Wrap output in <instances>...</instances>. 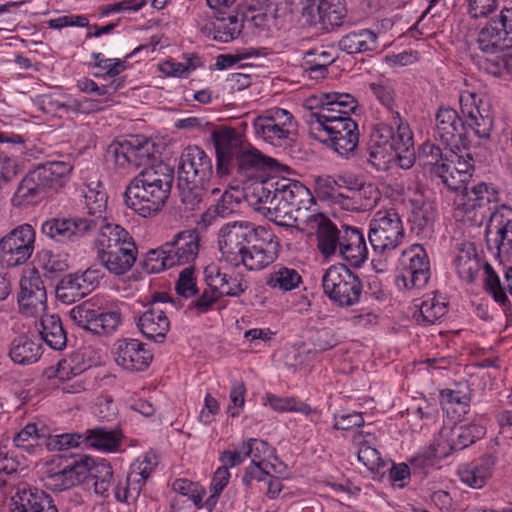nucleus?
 I'll return each mask as SVG.
<instances>
[{"label": "nucleus", "instance_id": "nucleus-1", "mask_svg": "<svg viewBox=\"0 0 512 512\" xmlns=\"http://www.w3.org/2000/svg\"><path fill=\"white\" fill-rule=\"evenodd\" d=\"M264 226L249 221H232L218 232V247L224 261L234 267L260 271L277 259L278 242Z\"/></svg>", "mask_w": 512, "mask_h": 512}, {"label": "nucleus", "instance_id": "nucleus-2", "mask_svg": "<svg viewBox=\"0 0 512 512\" xmlns=\"http://www.w3.org/2000/svg\"><path fill=\"white\" fill-rule=\"evenodd\" d=\"M461 112L450 107H440L435 115L434 137L451 151L467 149V127L480 139H489L493 129V117L489 104L476 93L462 92L459 97Z\"/></svg>", "mask_w": 512, "mask_h": 512}, {"label": "nucleus", "instance_id": "nucleus-3", "mask_svg": "<svg viewBox=\"0 0 512 512\" xmlns=\"http://www.w3.org/2000/svg\"><path fill=\"white\" fill-rule=\"evenodd\" d=\"M156 144L143 135L131 136L129 139L114 141L106 150V160L113 163L119 173H129L140 166H146L130 183L157 185L172 189L174 169L168 164L155 161Z\"/></svg>", "mask_w": 512, "mask_h": 512}, {"label": "nucleus", "instance_id": "nucleus-4", "mask_svg": "<svg viewBox=\"0 0 512 512\" xmlns=\"http://www.w3.org/2000/svg\"><path fill=\"white\" fill-rule=\"evenodd\" d=\"M67 161H47L31 170L20 182L13 195L15 206L37 204L52 192L62 188L72 172Z\"/></svg>", "mask_w": 512, "mask_h": 512}, {"label": "nucleus", "instance_id": "nucleus-5", "mask_svg": "<svg viewBox=\"0 0 512 512\" xmlns=\"http://www.w3.org/2000/svg\"><path fill=\"white\" fill-rule=\"evenodd\" d=\"M454 262L458 276L467 284L474 283L478 273L483 269L484 291L502 307L506 316H509L512 313L511 303L506 295L504 287L501 284L499 275L491 264L482 261L477 253L474 243H461L458 247Z\"/></svg>", "mask_w": 512, "mask_h": 512}, {"label": "nucleus", "instance_id": "nucleus-6", "mask_svg": "<svg viewBox=\"0 0 512 512\" xmlns=\"http://www.w3.org/2000/svg\"><path fill=\"white\" fill-rule=\"evenodd\" d=\"M323 121L306 122L310 136L325 144L340 156L348 158L354 153L359 143V128L351 117L333 119L321 116Z\"/></svg>", "mask_w": 512, "mask_h": 512}, {"label": "nucleus", "instance_id": "nucleus-7", "mask_svg": "<svg viewBox=\"0 0 512 512\" xmlns=\"http://www.w3.org/2000/svg\"><path fill=\"white\" fill-rule=\"evenodd\" d=\"M254 134L258 139L278 148H286L295 141L297 123L286 109L271 108L253 120Z\"/></svg>", "mask_w": 512, "mask_h": 512}, {"label": "nucleus", "instance_id": "nucleus-8", "mask_svg": "<svg viewBox=\"0 0 512 512\" xmlns=\"http://www.w3.org/2000/svg\"><path fill=\"white\" fill-rule=\"evenodd\" d=\"M324 295L337 307L359 303L363 285L360 278L343 264L331 265L322 276Z\"/></svg>", "mask_w": 512, "mask_h": 512}, {"label": "nucleus", "instance_id": "nucleus-9", "mask_svg": "<svg viewBox=\"0 0 512 512\" xmlns=\"http://www.w3.org/2000/svg\"><path fill=\"white\" fill-rule=\"evenodd\" d=\"M403 237V224L395 209L378 211L370 222L368 240L376 255L390 254L400 245Z\"/></svg>", "mask_w": 512, "mask_h": 512}, {"label": "nucleus", "instance_id": "nucleus-10", "mask_svg": "<svg viewBox=\"0 0 512 512\" xmlns=\"http://www.w3.org/2000/svg\"><path fill=\"white\" fill-rule=\"evenodd\" d=\"M275 189L276 207H273V210L276 211L277 219H280L277 224L282 226L286 225V219L306 215L307 211L302 213V209L308 210L306 204H312L314 201L309 190L296 180L276 179Z\"/></svg>", "mask_w": 512, "mask_h": 512}, {"label": "nucleus", "instance_id": "nucleus-11", "mask_svg": "<svg viewBox=\"0 0 512 512\" xmlns=\"http://www.w3.org/2000/svg\"><path fill=\"white\" fill-rule=\"evenodd\" d=\"M482 57H494L512 47V8H504L480 29L476 39Z\"/></svg>", "mask_w": 512, "mask_h": 512}, {"label": "nucleus", "instance_id": "nucleus-12", "mask_svg": "<svg viewBox=\"0 0 512 512\" xmlns=\"http://www.w3.org/2000/svg\"><path fill=\"white\" fill-rule=\"evenodd\" d=\"M172 189L163 184L155 185L129 183L124 192L126 206L143 218L156 216L166 205Z\"/></svg>", "mask_w": 512, "mask_h": 512}, {"label": "nucleus", "instance_id": "nucleus-13", "mask_svg": "<svg viewBox=\"0 0 512 512\" xmlns=\"http://www.w3.org/2000/svg\"><path fill=\"white\" fill-rule=\"evenodd\" d=\"M35 231L29 224H22L0 239V265L6 268L20 266L34 251Z\"/></svg>", "mask_w": 512, "mask_h": 512}, {"label": "nucleus", "instance_id": "nucleus-14", "mask_svg": "<svg viewBox=\"0 0 512 512\" xmlns=\"http://www.w3.org/2000/svg\"><path fill=\"white\" fill-rule=\"evenodd\" d=\"M305 107L308 109L304 115L305 122L323 121L321 116L333 119L350 117L358 107V101L349 93L329 92L310 98Z\"/></svg>", "mask_w": 512, "mask_h": 512}, {"label": "nucleus", "instance_id": "nucleus-15", "mask_svg": "<svg viewBox=\"0 0 512 512\" xmlns=\"http://www.w3.org/2000/svg\"><path fill=\"white\" fill-rule=\"evenodd\" d=\"M70 318L78 327L96 335L113 333L121 322L118 311L101 312L91 301L73 307Z\"/></svg>", "mask_w": 512, "mask_h": 512}, {"label": "nucleus", "instance_id": "nucleus-16", "mask_svg": "<svg viewBox=\"0 0 512 512\" xmlns=\"http://www.w3.org/2000/svg\"><path fill=\"white\" fill-rule=\"evenodd\" d=\"M158 463V457L154 453H146L137 458L130 467L125 483L119 482L115 486L114 495L116 500L126 503L135 501Z\"/></svg>", "mask_w": 512, "mask_h": 512}, {"label": "nucleus", "instance_id": "nucleus-17", "mask_svg": "<svg viewBox=\"0 0 512 512\" xmlns=\"http://www.w3.org/2000/svg\"><path fill=\"white\" fill-rule=\"evenodd\" d=\"M307 230L317 234V247L324 257H330L339 253L342 242V230H338L332 221L324 214L313 210L304 216H296Z\"/></svg>", "mask_w": 512, "mask_h": 512}, {"label": "nucleus", "instance_id": "nucleus-18", "mask_svg": "<svg viewBox=\"0 0 512 512\" xmlns=\"http://www.w3.org/2000/svg\"><path fill=\"white\" fill-rule=\"evenodd\" d=\"M486 434V427L481 423L455 425L452 428L443 427L437 438V451L441 456H449L461 451Z\"/></svg>", "mask_w": 512, "mask_h": 512}, {"label": "nucleus", "instance_id": "nucleus-19", "mask_svg": "<svg viewBox=\"0 0 512 512\" xmlns=\"http://www.w3.org/2000/svg\"><path fill=\"white\" fill-rule=\"evenodd\" d=\"M46 302V289L39 273L34 269L28 271L20 280L18 295L20 311L27 317H36L45 311Z\"/></svg>", "mask_w": 512, "mask_h": 512}, {"label": "nucleus", "instance_id": "nucleus-20", "mask_svg": "<svg viewBox=\"0 0 512 512\" xmlns=\"http://www.w3.org/2000/svg\"><path fill=\"white\" fill-rule=\"evenodd\" d=\"M404 263L402 274L397 278L398 287L401 284L406 289H422L430 279V262L425 250L421 246H414L404 252Z\"/></svg>", "mask_w": 512, "mask_h": 512}, {"label": "nucleus", "instance_id": "nucleus-21", "mask_svg": "<svg viewBox=\"0 0 512 512\" xmlns=\"http://www.w3.org/2000/svg\"><path fill=\"white\" fill-rule=\"evenodd\" d=\"M457 156V151H451L445 147L443 151L438 145L432 142H424L418 150L419 165L430 174L439 177L448 188H457L453 178L448 177L450 163Z\"/></svg>", "mask_w": 512, "mask_h": 512}, {"label": "nucleus", "instance_id": "nucleus-22", "mask_svg": "<svg viewBox=\"0 0 512 512\" xmlns=\"http://www.w3.org/2000/svg\"><path fill=\"white\" fill-rule=\"evenodd\" d=\"M392 121L396 130L390 124L379 123L374 126L369 143L387 148L395 153L409 152L413 147V136L408 124L403 123L400 117L399 120L396 119L397 122Z\"/></svg>", "mask_w": 512, "mask_h": 512}, {"label": "nucleus", "instance_id": "nucleus-23", "mask_svg": "<svg viewBox=\"0 0 512 512\" xmlns=\"http://www.w3.org/2000/svg\"><path fill=\"white\" fill-rule=\"evenodd\" d=\"M91 226V221H85L81 217L52 218L42 224L41 232L57 243L67 244L92 233Z\"/></svg>", "mask_w": 512, "mask_h": 512}, {"label": "nucleus", "instance_id": "nucleus-24", "mask_svg": "<svg viewBox=\"0 0 512 512\" xmlns=\"http://www.w3.org/2000/svg\"><path fill=\"white\" fill-rule=\"evenodd\" d=\"M213 174L211 158L198 146H188L180 156L178 178L209 183Z\"/></svg>", "mask_w": 512, "mask_h": 512}, {"label": "nucleus", "instance_id": "nucleus-25", "mask_svg": "<svg viewBox=\"0 0 512 512\" xmlns=\"http://www.w3.org/2000/svg\"><path fill=\"white\" fill-rule=\"evenodd\" d=\"M113 354L117 365L127 371H144L153 359L146 345L133 338L118 339L113 346Z\"/></svg>", "mask_w": 512, "mask_h": 512}, {"label": "nucleus", "instance_id": "nucleus-26", "mask_svg": "<svg viewBox=\"0 0 512 512\" xmlns=\"http://www.w3.org/2000/svg\"><path fill=\"white\" fill-rule=\"evenodd\" d=\"M216 150L217 172L224 175L244 147L241 135L233 128L221 127L211 133Z\"/></svg>", "mask_w": 512, "mask_h": 512}, {"label": "nucleus", "instance_id": "nucleus-27", "mask_svg": "<svg viewBox=\"0 0 512 512\" xmlns=\"http://www.w3.org/2000/svg\"><path fill=\"white\" fill-rule=\"evenodd\" d=\"M165 249L173 267L191 266L199 254V234L195 229L180 231L165 242Z\"/></svg>", "mask_w": 512, "mask_h": 512}, {"label": "nucleus", "instance_id": "nucleus-28", "mask_svg": "<svg viewBox=\"0 0 512 512\" xmlns=\"http://www.w3.org/2000/svg\"><path fill=\"white\" fill-rule=\"evenodd\" d=\"M96 231L98 232L94 240L96 254L136 245L133 237L125 228L119 224L108 222L107 219L93 228L92 233Z\"/></svg>", "mask_w": 512, "mask_h": 512}, {"label": "nucleus", "instance_id": "nucleus-29", "mask_svg": "<svg viewBox=\"0 0 512 512\" xmlns=\"http://www.w3.org/2000/svg\"><path fill=\"white\" fill-rule=\"evenodd\" d=\"M79 459L80 465L86 469L85 483H91L97 495L107 498L114 474L111 464L105 459L96 460L87 455H83Z\"/></svg>", "mask_w": 512, "mask_h": 512}, {"label": "nucleus", "instance_id": "nucleus-30", "mask_svg": "<svg viewBox=\"0 0 512 512\" xmlns=\"http://www.w3.org/2000/svg\"><path fill=\"white\" fill-rule=\"evenodd\" d=\"M342 228V242L338 255L352 267H361L369 254L364 234L355 227Z\"/></svg>", "mask_w": 512, "mask_h": 512}, {"label": "nucleus", "instance_id": "nucleus-31", "mask_svg": "<svg viewBox=\"0 0 512 512\" xmlns=\"http://www.w3.org/2000/svg\"><path fill=\"white\" fill-rule=\"evenodd\" d=\"M275 180L268 179L254 183L245 194V198L254 210L264 214L271 221L277 223L280 219L276 217V189Z\"/></svg>", "mask_w": 512, "mask_h": 512}, {"label": "nucleus", "instance_id": "nucleus-32", "mask_svg": "<svg viewBox=\"0 0 512 512\" xmlns=\"http://www.w3.org/2000/svg\"><path fill=\"white\" fill-rule=\"evenodd\" d=\"M11 512H58L52 497L37 488H18Z\"/></svg>", "mask_w": 512, "mask_h": 512}, {"label": "nucleus", "instance_id": "nucleus-33", "mask_svg": "<svg viewBox=\"0 0 512 512\" xmlns=\"http://www.w3.org/2000/svg\"><path fill=\"white\" fill-rule=\"evenodd\" d=\"M137 327L147 339L162 342L170 329V321L163 309L149 304L139 316Z\"/></svg>", "mask_w": 512, "mask_h": 512}, {"label": "nucleus", "instance_id": "nucleus-34", "mask_svg": "<svg viewBox=\"0 0 512 512\" xmlns=\"http://www.w3.org/2000/svg\"><path fill=\"white\" fill-rule=\"evenodd\" d=\"M486 237L494 235L498 251L512 247V207L502 205L490 215L485 230Z\"/></svg>", "mask_w": 512, "mask_h": 512}, {"label": "nucleus", "instance_id": "nucleus-35", "mask_svg": "<svg viewBox=\"0 0 512 512\" xmlns=\"http://www.w3.org/2000/svg\"><path fill=\"white\" fill-rule=\"evenodd\" d=\"M338 203L348 211L363 212L373 209L381 199L377 185L372 182H363L358 189H353L351 195L339 193Z\"/></svg>", "mask_w": 512, "mask_h": 512}, {"label": "nucleus", "instance_id": "nucleus-36", "mask_svg": "<svg viewBox=\"0 0 512 512\" xmlns=\"http://www.w3.org/2000/svg\"><path fill=\"white\" fill-rule=\"evenodd\" d=\"M307 9L312 17L317 14V20L325 29L338 27L346 17L344 0H307Z\"/></svg>", "mask_w": 512, "mask_h": 512}, {"label": "nucleus", "instance_id": "nucleus-37", "mask_svg": "<svg viewBox=\"0 0 512 512\" xmlns=\"http://www.w3.org/2000/svg\"><path fill=\"white\" fill-rule=\"evenodd\" d=\"M102 267L113 275L120 276L131 270L137 259V246L122 247L96 254Z\"/></svg>", "mask_w": 512, "mask_h": 512}, {"label": "nucleus", "instance_id": "nucleus-38", "mask_svg": "<svg viewBox=\"0 0 512 512\" xmlns=\"http://www.w3.org/2000/svg\"><path fill=\"white\" fill-rule=\"evenodd\" d=\"M85 205L87 216L83 217L85 221H91V228H95L103 222L107 208V194L103 184L100 181H91L84 190Z\"/></svg>", "mask_w": 512, "mask_h": 512}, {"label": "nucleus", "instance_id": "nucleus-39", "mask_svg": "<svg viewBox=\"0 0 512 512\" xmlns=\"http://www.w3.org/2000/svg\"><path fill=\"white\" fill-rule=\"evenodd\" d=\"M495 464L496 458L493 455H485L478 462L460 466L458 475L464 484L480 489L492 476Z\"/></svg>", "mask_w": 512, "mask_h": 512}, {"label": "nucleus", "instance_id": "nucleus-40", "mask_svg": "<svg viewBox=\"0 0 512 512\" xmlns=\"http://www.w3.org/2000/svg\"><path fill=\"white\" fill-rule=\"evenodd\" d=\"M409 221L411 229L417 235L428 236L433 231L436 209L431 202L424 201L419 195L411 201Z\"/></svg>", "mask_w": 512, "mask_h": 512}, {"label": "nucleus", "instance_id": "nucleus-41", "mask_svg": "<svg viewBox=\"0 0 512 512\" xmlns=\"http://www.w3.org/2000/svg\"><path fill=\"white\" fill-rule=\"evenodd\" d=\"M339 49L347 54L374 52L378 49V35L370 29L347 33L338 42Z\"/></svg>", "mask_w": 512, "mask_h": 512}, {"label": "nucleus", "instance_id": "nucleus-42", "mask_svg": "<svg viewBox=\"0 0 512 512\" xmlns=\"http://www.w3.org/2000/svg\"><path fill=\"white\" fill-rule=\"evenodd\" d=\"M42 353V345L39 340L26 334L14 338L9 350L11 360L19 365H30L37 362Z\"/></svg>", "mask_w": 512, "mask_h": 512}, {"label": "nucleus", "instance_id": "nucleus-43", "mask_svg": "<svg viewBox=\"0 0 512 512\" xmlns=\"http://www.w3.org/2000/svg\"><path fill=\"white\" fill-rule=\"evenodd\" d=\"M123 435L120 430L95 427L84 432L86 448L113 453L120 449Z\"/></svg>", "mask_w": 512, "mask_h": 512}, {"label": "nucleus", "instance_id": "nucleus-44", "mask_svg": "<svg viewBox=\"0 0 512 512\" xmlns=\"http://www.w3.org/2000/svg\"><path fill=\"white\" fill-rule=\"evenodd\" d=\"M354 443L358 447V460L362 462L374 475L380 477L384 476L386 473L385 468L389 463L381 457L380 452L370 442V440L365 439L362 434H358L354 437Z\"/></svg>", "mask_w": 512, "mask_h": 512}, {"label": "nucleus", "instance_id": "nucleus-45", "mask_svg": "<svg viewBox=\"0 0 512 512\" xmlns=\"http://www.w3.org/2000/svg\"><path fill=\"white\" fill-rule=\"evenodd\" d=\"M86 469L75 460L61 471L48 476L47 486L55 491H63L85 483Z\"/></svg>", "mask_w": 512, "mask_h": 512}, {"label": "nucleus", "instance_id": "nucleus-46", "mask_svg": "<svg viewBox=\"0 0 512 512\" xmlns=\"http://www.w3.org/2000/svg\"><path fill=\"white\" fill-rule=\"evenodd\" d=\"M41 339L52 349L62 350L67 344V334L63 328L61 319L56 314L41 316Z\"/></svg>", "mask_w": 512, "mask_h": 512}, {"label": "nucleus", "instance_id": "nucleus-47", "mask_svg": "<svg viewBox=\"0 0 512 512\" xmlns=\"http://www.w3.org/2000/svg\"><path fill=\"white\" fill-rule=\"evenodd\" d=\"M447 302L436 296H427L421 300L418 309L413 313L414 320L423 326L433 325L448 311Z\"/></svg>", "mask_w": 512, "mask_h": 512}, {"label": "nucleus", "instance_id": "nucleus-48", "mask_svg": "<svg viewBox=\"0 0 512 512\" xmlns=\"http://www.w3.org/2000/svg\"><path fill=\"white\" fill-rule=\"evenodd\" d=\"M242 24L237 16L217 18L215 22L206 24L201 30L214 40L228 43L234 40L241 32Z\"/></svg>", "mask_w": 512, "mask_h": 512}, {"label": "nucleus", "instance_id": "nucleus-49", "mask_svg": "<svg viewBox=\"0 0 512 512\" xmlns=\"http://www.w3.org/2000/svg\"><path fill=\"white\" fill-rule=\"evenodd\" d=\"M48 428L42 425L38 427L35 423H28L18 432L13 441L18 448L34 453L36 447H46Z\"/></svg>", "mask_w": 512, "mask_h": 512}, {"label": "nucleus", "instance_id": "nucleus-50", "mask_svg": "<svg viewBox=\"0 0 512 512\" xmlns=\"http://www.w3.org/2000/svg\"><path fill=\"white\" fill-rule=\"evenodd\" d=\"M241 197L242 193L238 189L225 190L217 203L203 214V220L210 223L215 216L226 218L235 213L239 209Z\"/></svg>", "mask_w": 512, "mask_h": 512}, {"label": "nucleus", "instance_id": "nucleus-51", "mask_svg": "<svg viewBox=\"0 0 512 512\" xmlns=\"http://www.w3.org/2000/svg\"><path fill=\"white\" fill-rule=\"evenodd\" d=\"M301 283L302 277L299 272L285 266H276L266 279V285L269 288L281 292L292 291Z\"/></svg>", "mask_w": 512, "mask_h": 512}, {"label": "nucleus", "instance_id": "nucleus-52", "mask_svg": "<svg viewBox=\"0 0 512 512\" xmlns=\"http://www.w3.org/2000/svg\"><path fill=\"white\" fill-rule=\"evenodd\" d=\"M209 183L192 182L178 178L179 197L181 203L188 211L199 209L207 192Z\"/></svg>", "mask_w": 512, "mask_h": 512}, {"label": "nucleus", "instance_id": "nucleus-53", "mask_svg": "<svg viewBox=\"0 0 512 512\" xmlns=\"http://www.w3.org/2000/svg\"><path fill=\"white\" fill-rule=\"evenodd\" d=\"M463 148H460L457 151V156L452 157L454 160L453 163H450V170L448 172V177L456 182L457 188H449L450 190L458 191L465 186V183L471 177V171L473 168V158L469 153L465 155L461 154Z\"/></svg>", "mask_w": 512, "mask_h": 512}, {"label": "nucleus", "instance_id": "nucleus-54", "mask_svg": "<svg viewBox=\"0 0 512 512\" xmlns=\"http://www.w3.org/2000/svg\"><path fill=\"white\" fill-rule=\"evenodd\" d=\"M464 193L461 196L464 200H469L484 207L494 209L498 198L497 191L485 182H480L472 187L463 186Z\"/></svg>", "mask_w": 512, "mask_h": 512}, {"label": "nucleus", "instance_id": "nucleus-55", "mask_svg": "<svg viewBox=\"0 0 512 512\" xmlns=\"http://www.w3.org/2000/svg\"><path fill=\"white\" fill-rule=\"evenodd\" d=\"M82 284L79 274H69L62 278L58 284L56 295L65 303L75 302L89 294L86 289H83Z\"/></svg>", "mask_w": 512, "mask_h": 512}, {"label": "nucleus", "instance_id": "nucleus-56", "mask_svg": "<svg viewBox=\"0 0 512 512\" xmlns=\"http://www.w3.org/2000/svg\"><path fill=\"white\" fill-rule=\"evenodd\" d=\"M479 66L488 74L501 77L512 75V55L501 53L494 57H479Z\"/></svg>", "mask_w": 512, "mask_h": 512}, {"label": "nucleus", "instance_id": "nucleus-57", "mask_svg": "<svg viewBox=\"0 0 512 512\" xmlns=\"http://www.w3.org/2000/svg\"><path fill=\"white\" fill-rule=\"evenodd\" d=\"M265 405H269L277 412H299L309 415L313 412L310 405L298 401L294 397H278L274 394H267Z\"/></svg>", "mask_w": 512, "mask_h": 512}, {"label": "nucleus", "instance_id": "nucleus-58", "mask_svg": "<svg viewBox=\"0 0 512 512\" xmlns=\"http://www.w3.org/2000/svg\"><path fill=\"white\" fill-rule=\"evenodd\" d=\"M86 447L83 433H62L52 435L48 432L46 448L48 451H62L71 448Z\"/></svg>", "mask_w": 512, "mask_h": 512}, {"label": "nucleus", "instance_id": "nucleus-59", "mask_svg": "<svg viewBox=\"0 0 512 512\" xmlns=\"http://www.w3.org/2000/svg\"><path fill=\"white\" fill-rule=\"evenodd\" d=\"M459 210L463 214L464 220L476 227H480L487 218L490 219V215L495 211L489 207L464 200L462 197L460 198Z\"/></svg>", "mask_w": 512, "mask_h": 512}, {"label": "nucleus", "instance_id": "nucleus-60", "mask_svg": "<svg viewBox=\"0 0 512 512\" xmlns=\"http://www.w3.org/2000/svg\"><path fill=\"white\" fill-rule=\"evenodd\" d=\"M369 88L376 99L387 108V110L391 113L392 120H399V112L395 109V92L393 87L387 82H373L369 84Z\"/></svg>", "mask_w": 512, "mask_h": 512}, {"label": "nucleus", "instance_id": "nucleus-61", "mask_svg": "<svg viewBox=\"0 0 512 512\" xmlns=\"http://www.w3.org/2000/svg\"><path fill=\"white\" fill-rule=\"evenodd\" d=\"M441 404L444 409L453 408L459 416L466 415L470 409V396L461 391L451 389L442 390L440 393Z\"/></svg>", "mask_w": 512, "mask_h": 512}, {"label": "nucleus", "instance_id": "nucleus-62", "mask_svg": "<svg viewBox=\"0 0 512 512\" xmlns=\"http://www.w3.org/2000/svg\"><path fill=\"white\" fill-rule=\"evenodd\" d=\"M177 294L185 299L196 297L199 293L197 287L195 269L193 266L184 268L175 283Z\"/></svg>", "mask_w": 512, "mask_h": 512}, {"label": "nucleus", "instance_id": "nucleus-63", "mask_svg": "<svg viewBox=\"0 0 512 512\" xmlns=\"http://www.w3.org/2000/svg\"><path fill=\"white\" fill-rule=\"evenodd\" d=\"M172 489L178 494L177 496L188 499L192 505H198L205 495L203 487L188 479H176L172 484Z\"/></svg>", "mask_w": 512, "mask_h": 512}, {"label": "nucleus", "instance_id": "nucleus-64", "mask_svg": "<svg viewBox=\"0 0 512 512\" xmlns=\"http://www.w3.org/2000/svg\"><path fill=\"white\" fill-rule=\"evenodd\" d=\"M243 443L246 448L247 456L252 458L251 462L267 465L265 459L275 454L274 448L264 440L250 438Z\"/></svg>", "mask_w": 512, "mask_h": 512}]
</instances>
